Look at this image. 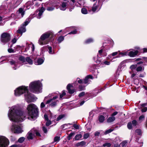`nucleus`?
Returning <instances> with one entry per match:
<instances>
[{
    "label": "nucleus",
    "mask_w": 147,
    "mask_h": 147,
    "mask_svg": "<svg viewBox=\"0 0 147 147\" xmlns=\"http://www.w3.org/2000/svg\"><path fill=\"white\" fill-rule=\"evenodd\" d=\"M7 115L9 120L15 122H21L25 119L26 117L18 105L11 107L8 111Z\"/></svg>",
    "instance_id": "nucleus-1"
},
{
    "label": "nucleus",
    "mask_w": 147,
    "mask_h": 147,
    "mask_svg": "<svg viewBox=\"0 0 147 147\" xmlns=\"http://www.w3.org/2000/svg\"><path fill=\"white\" fill-rule=\"evenodd\" d=\"M51 123V121L50 120H48L47 121V122L46 123V125L47 126H49Z\"/></svg>",
    "instance_id": "nucleus-51"
},
{
    "label": "nucleus",
    "mask_w": 147,
    "mask_h": 147,
    "mask_svg": "<svg viewBox=\"0 0 147 147\" xmlns=\"http://www.w3.org/2000/svg\"><path fill=\"white\" fill-rule=\"evenodd\" d=\"M79 89L80 90H82L85 89V86L82 85H80L79 86Z\"/></svg>",
    "instance_id": "nucleus-47"
},
{
    "label": "nucleus",
    "mask_w": 147,
    "mask_h": 147,
    "mask_svg": "<svg viewBox=\"0 0 147 147\" xmlns=\"http://www.w3.org/2000/svg\"><path fill=\"white\" fill-rule=\"evenodd\" d=\"M127 127L128 129H130L132 128V124L131 122H129L127 124Z\"/></svg>",
    "instance_id": "nucleus-45"
},
{
    "label": "nucleus",
    "mask_w": 147,
    "mask_h": 147,
    "mask_svg": "<svg viewBox=\"0 0 147 147\" xmlns=\"http://www.w3.org/2000/svg\"><path fill=\"white\" fill-rule=\"evenodd\" d=\"M136 132L139 135L141 134V130L140 129H137L136 130Z\"/></svg>",
    "instance_id": "nucleus-54"
},
{
    "label": "nucleus",
    "mask_w": 147,
    "mask_h": 147,
    "mask_svg": "<svg viewBox=\"0 0 147 147\" xmlns=\"http://www.w3.org/2000/svg\"><path fill=\"white\" fill-rule=\"evenodd\" d=\"M54 93L49 94L48 96L45 97L44 101L45 104H49L51 107H54L56 106L59 102L57 99L58 98L59 95L55 96Z\"/></svg>",
    "instance_id": "nucleus-3"
},
{
    "label": "nucleus",
    "mask_w": 147,
    "mask_h": 147,
    "mask_svg": "<svg viewBox=\"0 0 147 147\" xmlns=\"http://www.w3.org/2000/svg\"><path fill=\"white\" fill-rule=\"evenodd\" d=\"M138 52V51L137 50L130 51L128 53V55L130 57H133L137 55Z\"/></svg>",
    "instance_id": "nucleus-17"
},
{
    "label": "nucleus",
    "mask_w": 147,
    "mask_h": 147,
    "mask_svg": "<svg viewBox=\"0 0 147 147\" xmlns=\"http://www.w3.org/2000/svg\"><path fill=\"white\" fill-rule=\"evenodd\" d=\"M132 124L133 126H135L137 124V122L136 120H134L132 121Z\"/></svg>",
    "instance_id": "nucleus-53"
},
{
    "label": "nucleus",
    "mask_w": 147,
    "mask_h": 147,
    "mask_svg": "<svg viewBox=\"0 0 147 147\" xmlns=\"http://www.w3.org/2000/svg\"><path fill=\"white\" fill-rule=\"evenodd\" d=\"M67 3L62 2L59 7L60 9L62 11H65L67 8Z\"/></svg>",
    "instance_id": "nucleus-18"
},
{
    "label": "nucleus",
    "mask_w": 147,
    "mask_h": 147,
    "mask_svg": "<svg viewBox=\"0 0 147 147\" xmlns=\"http://www.w3.org/2000/svg\"><path fill=\"white\" fill-rule=\"evenodd\" d=\"M27 110L28 119L34 120L37 117L38 115V108L34 104H30L27 107Z\"/></svg>",
    "instance_id": "nucleus-2"
},
{
    "label": "nucleus",
    "mask_w": 147,
    "mask_h": 147,
    "mask_svg": "<svg viewBox=\"0 0 147 147\" xmlns=\"http://www.w3.org/2000/svg\"><path fill=\"white\" fill-rule=\"evenodd\" d=\"M137 66V64L132 65L130 66V68L131 70L133 71L136 68Z\"/></svg>",
    "instance_id": "nucleus-35"
},
{
    "label": "nucleus",
    "mask_w": 147,
    "mask_h": 147,
    "mask_svg": "<svg viewBox=\"0 0 147 147\" xmlns=\"http://www.w3.org/2000/svg\"><path fill=\"white\" fill-rule=\"evenodd\" d=\"M8 51L9 53H13L14 52V51L13 49H8Z\"/></svg>",
    "instance_id": "nucleus-56"
},
{
    "label": "nucleus",
    "mask_w": 147,
    "mask_h": 147,
    "mask_svg": "<svg viewBox=\"0 0 147 147\" xmlns=\"http://www.w3.org/2000/svg\"><path fill=\"white\" fill-rule=\"evenodd\" d=\"M86 144V142L85 141H82L80 143L77 144V146H83Z\"/></svg>",
    "instance_id": "nucleus-44"
},
{
    "label": "nucleus",
    "mask_w": 147,
    "mask_h": 147,
    "mask_svg": "<svg viewBox=\"0 0 147 147\" xmlns=\"http://www.w3.org/2000/svg\"><path fill=\"white\" fill-rule=\"evenodd\" d=\"M30 21V18L27 19L25 22L20 27L17 31V32L21 35L23 33L25 32L26 31L25 27L29 23Z\"/></svg>",
    "instance_id": "nucleus-8"
},
{
    "label": "nucleus",
    "mask_w": 147,
    "mask_h": 147,
    "mask_svg": "<svg viewBox=\"0 0 147 147\" xmlns=\"http://www.w3.org/2000/svg\"><path fill=\"white\" fill-rule=\"evenodd\" d=\"M42 87V84L40 80L32 82L29 85L30 90L32 92L38 94L41 92Z\"/></svg>",
    "instance_id": "nucleus-4"
},
{
    "label": "nucleus",
    "mask_w": 147,
    "mask_h": 147,
    "mask_svg": "<svg viewBox=\"0 0 147 147\" xmlns=\"http://www.w3.org/2000/svg\"><path fill=\"white\" fill-rule=\"evenodd\" d=\"M89 79H92L93 77L92 75H89L87 76L85 78L83 82V83L85 84L89 83L90 80Z\"/></svg>",
    "instance_id": "nucleus-15"
},
{
    "label": "nucleus",
    "mask_w": 147,
    "mask_h": 147,
    "mask_svg": "<svg viewBox=\"0 0 147 147\" xmlns=\"http://www.w3.org/2000/svg\"><path fill=\"white\" fill-rule=\"evenodd\" d=\"M17 14L19 16L20 14L21 15L20 17L22 18L25 14V11L22 8H20L19 9L18 11L17 12Z\"/></svg>",
    "instance_id": "nucleus-19"
},
{
    "label": "nucleus",
    "mask_w": 147,
    "mask_h": 147,
    "mask_svg": "<svg viewBox=\"0 0 147 147\" xmlns=\"http://www.w3.org/2000/svg\"><path fill=\"white\" fill-rule=\"evenodd\" d=\"M144 67L141 66L138 67L136 68V70L138 72L141 71L142 70H144Z\"/></svg>",
    "instance_id": "nucleus-32"
},
{
    "label": "nucleus",
    "mask_w": 147,
    "mask_h": 147,
    "mask_svg": "<svg viewBox=\"0 0 147 147\" xmlns=\"http://www.w3.org/2000/svg\"><path fill=\"white\" fill-rule=\"evenodd\" d=\"M27 138L28 140H32L33 139L34 135V129H32L28 133L27 135Z\"/></svg>",
    "instance_id": "nucleus-14"
},
{
    "label": "nucleus",
    "mask_w": 147,
    "mask_h": 147,
    "mask_svg": "<svg viewBox=\"0 0 147 147\" xmlns=\"http://www.w3.org/2000/svg\"><path fill=\"white\" fill-rule=\"evenodd\" d=\"M72 87V85L71 84H68L67 86V88L68 91V92L70 94H73L75 91V89H70V88Z\"/></svg>",
    "instance_id": "nucleus-16"
},
{
    "label": "nucleus",
    "mask_w": 147,
    "mask_h": 147,
    "mask_svg": "<svg viewBox=\"0 0 147 147\" xmlns=\"http://www.w3.org/2000/svg\"><path fill=\"white\" fill-rule=\"evenodd\" d=\"M10 40V36L9 34L4 33L1 35V41L3 44L9 41Z\"/></svg>",
    "instance_id": "nucleus-11"
},
{
    "label": "nucleus",
    "mask_w": 147,
    "mask_h": 147,
    "mask_svg": "<svg viewBox=\"0 0 147 147\" xmlns=\"http://www.w3.org/2000/svg\"><path fill=\"white\" fill-rule=\"evenodd\" d=\"M77 33V30H74L73 31H71L68 33V34H75Z\"/></svg>",
    "instance_id": "nucleus-52"
},
{
    "label": "nucleus",
    "mask_w": 147,
    "mask_h": 147,
    "mask_svg": "<svg viewBox=\"0 0 147 147\" xmlns=\"http://www.w3.org/2000/svg\"><path fill=\"white\" fill-rule=\"evenodd\" d=\"M42 130L45 133H46L47 132V129L45 127H42Z\"/></svg>",
    "instance_id": "nucleus-58"
},
{
    "label": "nucleus",
    "mask_w": 147,
    "mask_h": 147,
    "mask_svg": "<svg viewBox=\"0 0 147 147\" xmlns=\"http://www.w3.org/2000/svg\"><path fill=\"white\" fill-rule=\"evenodd\" d=\"M111 144L110 143L106 142L103 144V146L104 147H111Z\"/></svg>",
    "instance_id": "nucleus-42"
},
{
    "label": "nucleus",
    "mask_w": 147,
    "mask_h": 147,
    "mask_svg": "<svg viewBox=\"0 0 147 147\" xmlns=\"http://www.w3.org/2000/svg\"><path fill=\"white\" fill-rule=\"evenodd\" d=\"M56 115H54V116L51 115V119L52 120V121H54V122H55V119L56 118Z\"/></svg>",
    "instance_id": "nucleus-48"
},
{
    "label": "nucleus",
    "mask_w": 147,
    "mask_h": 147,
    "mask_svg": "<svg viewBox=\"0 0 147 147\" xmlns=\"http://www.w3.org/2000/svg\"><path fill=\"white\" fill-rule=\"evenodd\" d=\"M77 80L78 83L79 84H81L83 82V80H82L80 79L79 78H77Z\"/></svg>",
    "instance_id": "nucleus-55"
},
{
    "label": "nucleus",
    "mask_w": 147,
    "mask_h": 147,
    "mask_svg": "<svg viewBox=\"0 0 147 147\" xmlns=\"http://www.w3.org/2000/svg\"><path fill=\"white\" fill-rule=\"evenodd\" d=\"M72 125V124L71 123H68L67 124H64L62 125L61 126V128L62 129H66L67 128V127L68 126V125Z\"/></svg>",
    "instance_id": "nucleus-30"
},
{
    "label": "nucleus",
    "mask_w": 147,
    "mask_h": 147,
    "mask_svg": "<svg viewBox=\"0 0 147 147\" xmlns=\"http://www.w3.org/2000/svg\"><path fill=\"white\" fill-rule=\"evenodd\" d=\"M24 140V138L23 137H22L19 138L18 141L20 143H22Z\"/></svg>",
    "instance_id": "nucleus-46"
},
{
    "label": "nucleus",
    "mask_w": 147,
    "mask_h": 147,
    "mask_svg": "<svg viewBox=\"0 0 147 147\" xmlns=\"http://www.w3.org/2000/svg\"><path fill=\"white\" fill-rule=\"evenodd\" d=\"M115 117L114 116H111L109 117L107 120V122L111 123L113 122L115 120Z\"/></svg>",
    "instance_id": "nucleus-24"
},
{
    "label": "nucleus",
    "mask_w": 147,
    "mask_h": 147,
    "mask_svg": "<svg viewBox=\"0 0 147 147\" xmlns=\"http://www.w3.org/2000/svg\"><path fill=\"white\" fill-rule=\"evenodd\" d=\"M89 136V134L88 133L85 134L84 135V138L85 139H87Z\"/></svg>",
    "instance_id": "nucleus-50"
},
{
    "label": "nucleus",
    "mask_w": 147,
    "mask_h": 147,
    "mask_svg": "<svg viewBox=\"0 0 147 147\" xmlns=\"http://www.w3.org/2000/svg\"><path fill=\"white\" fill-rule=\"evenodd\" d=\"M45 9L43 7H42L39 10V12L38 14V16L37 18L40 19L41 18V16L45 11Z\"/></svg>",
    "instance_id": "nucleus-20"
},
{
    "label": "nucleus",
    "mask_w": 147,
    "mask_h": 147,
    "mask_svg": "<svg viewBox=\"0 0 147 147\" xmlns=\"http://www.w3.org/2000/svg\"><path fill=\"white\" fill-rule=\"evenodd\" d=\"M81 12L83 14H86L88 13V11L86 8H83L81 9Z\"/></svg>",
    "instance_id": "nucleus-34"
},
{
    "label": "nucleus",
    "mask_w": 147,
    "mask_h": 147,
    "mask_svg": "<svg viewBox=\"0 0 147 147\" xmlns=\"http://www.w3.org/2000/svg\"><path fill=\"white\" fill-rule=\"evenodd\" d=\"M82 137V135L81 134L77 135H76L74 139H75V140H79Z\"/></svg>",
    "instance_id": "nucleus-28"
},
{
    "label": "nucleus",
    "mask_w": 147,
    "mask_h": 147,
    "mask_svg": "<svg viewBox=\"0 0 147 147\" xmlns=\"http://www.w3.org/2000/svg\"><path fill=\"white\" fill-rule=\"evenodd\" d=\"M78 3L81 6L83 5L84 3L83 1L80 0L78 1Z\"/></svg>",
    "instance_id": "nucleus-49"
},
{
    "label": "nucleus",
    "mask_w": 147,
    "mask_h": 147,
    "mask_svg": "<svg viewBox=\"0 0 147 147\" xmlns=\"http://www.w3.org/2000/svg\"><path fill=\"white\" fill-rule=\"evenodd\" d=\"M145 119V116L144 115L140 116L139 118V121L140 122H142Z\"/></svg>",
    "instance_id": "nucleus-36"
},
{
    "label": "nucleus",
    "mask_w": 147,
    "mask_h": 147,
    "mask_svg": "<svg viewBox=\"0 0 147 147\" xmlns=\"http://www.w3.org/2000/svg\"><path fill=\"white\" fill-rule=\"evenodd\" d=\"M75 134L74 132H71L70 134L67 137V138L68 140H70L72 138V137L74 136Z\"/></svg>",
    "instance_id": "nucleus-39"
},
{
    "label": "nucleus",
    "mask_w": 147,
    "mask_h": 147,
    "mask_svg": "<svg viewBox=\"0 0 147 147\" xmlns=\"http://www.w3.org/2000/svg\"><path fill=\"white\" fill-rule=\"evenodd\" d=\"M64 115H59L58 117L56 119V121H58L62 119L64 117Z\"/></svg>",
    "instance_id": "nucleus-37"
},
{
    "label": "nucleus",
    "mask_w": 147,
    "mask_h": 147,
    "mask_svg": "<svg viewBox=\"0 0 147 147\" xmlns=\"http://www.w3.org/2000/svg\"><path fill=\"white\" fill-rule=\"evenodd\" d=\"M44 117L46 120L47 121V120H49V119L48 118V116L47 114H45L44 115Z\"/></svg>",
    "instance_id": "nucleus-62"
},
{
    "label": "nucleus",
    "mask_w": 147,
    "mask_h": 147,
    "mask_svg": "<svg viewBox=\"0 0 147 147\" xmlns=\"http://www.w3.org/2000/svg\"><path fill=\"white\" fill-rule=\"evenodd\" d=\"M147 111V107H145L142 109H141V111L142 112H146Z\"/></svg>",
    "instance_id": "nucleus-61"
},
{
    "label": "nucleus",
    "mask_w": 147,
    "mask_h": 147,
    "mask_svg": "<svg viewBox=\"0 0 147 147\" xmlns=\"http://www.w3.org/2000/svg\"><path fill=\"white\" fill-rule=\"evenodd\" d=\"M113 130V129H109L105 131V132H104V134L105 135L108 134L112 132Z\"/></svg>",
    "instance_id": "nucleus-43"
},
{
    "label": "nucleus",
    "mask_w": 147,
    "mask_h": 147,
    "mask_svg": "<svg viewBox=\"0 0 147 147\" xmlns=\"http://www.w3.org/2000/svg\"><path fill=\"white\" fill-rule=\"evenodd\" d=\"M127 143L126 141H123L120 144V146L122 147H126L127 145Z\"/></svg>",
    "instance_id": "nucleus-29"
},
{
    "label": "nucleus",
    "mask_w": 147,
    "mask_h": 147,
    "mask_svg": "<svg viewBox=\"0 0 147 147\" xmlns=\"http://www.w3.org/2000/svg\"><path fill=\"white\" fill-rule=\"evenodd\" d=\"M9 63L12 66L14 70L16 69L19 67V66L18 65V63L15 61L13 59H11L9 61Z\"/></svg>",
    "instance_id": "nucleus-13"
},
{
    "label": "nucleus",
    "mask_w": 147,
    "mask_h": 147,
    "mask_svg": "<svg viewBox=\"0 0 147 147\" xmlns=\"http://www.w3.org/2000/svg\"><path fill=\"white\" fill-rule=\"evenodd\" d=\"M102 4V0H98L97 2L94 4L92 7V9L93 12H97L101 8Z\"/></svg>",
    "instance_id": "nucleus-10"
},
{
    "label": "nucleus",
    "mask_w": 147,
    "mask_h": 147,
    "mask_svg": "<svg viewBox=\"0 0 147 147\" xmlns=\"http://www.w3.org/2000/svg\"><path fill=\"white\" fill-rule=\"evenodd\" d=\"M25 98L26 101L29 103L33 101L34 100V96L28 92H26L24 94Z\"/></svg>",
    "instance_id": "nucleus-12"
},
{
    "label": "nucleus",
    "mask_w": 147,
    "mask_h": 147,
    "mask_svg": "<svg viewBox=\"0 0 147 147\" xmlns=\"http://www.w3.org/2000/svg\"><path fill=\"white\" fill-rule=\"evenodd\" d=\"M64 39V36H60L58 39V41L59 43H61Z\"/></svg>",
    "instance_id": "nucleus-38"
},
{
    "label": "nucleus",
    "mask_w": 147,
    "mask_h": 147,
    "mask_svg": "<svg viewBox=\"0 0 147 147\" xmlns=\"http://www.w3.org/2000/svg\"><path fill=\"white\" fill-rule=\"evenodd\" d=\"M73 127L76 129H79V126L76 124L73 125Z\"/></svg>",
    "instance_id": "nucleus-59"
},
{
    "label": "nucleus",
    "mask_w": 147,
    "mask_h": 147,
    "mask_svg": "<svg viewBox=\"0 0 147 147\" xmlns=\"http://www.w3.org/2000/svg\"><path fill=\"white\" fill-rule=\"evenodd\" d=\"M103 63L104 64L107 65H109L110 64V62L109 61H105Z\"/></svg>",
    "instance_id": "nucleus-64"
},
{
    "label": "nucleus",
    "mask_w": 147,
    "mask_h": 147,
    "mask_svg": "<svg viewBox=\"0 0 147 147\" xmlns=\"http://www.w3.org/2000/svg\"><path fill=\"white\" fill-rule=\"evenodd\" d=\"M105 120V117L103 115H101L99 117V120L100 122H103Z\"/></svg>",
    "instance_id": "nucleus-31"
},
{
    "label": "nucleus",
    "mask_w": 147,
    "mask_h": 147,
    "mask_svg": "<svg viewBox=\"0 0 147 147\" xmlns=\"http://www.w3.org/2000/svg\"><path fill=\"white\" fill-rule=\"evenodd\" d=\"M100 134V133L99 131H96L95 132L94 134L95 136H98L99 134Z\"/></svg>",
    "instance_id": "nucleus-63"
},
{
    "label": "nucleus",
    "mask_w": 147,
    "mask_h": 147,
    "mask_svg": "<svg viewBox=\"0 0 147 147\" xmlns=\"http://www.w3.org/2000/svg\"><path fill=\"white\" fill-rule=\"evenodd\" d=\"M47 47L48 49V52L50 54L52 55L54 54L55 53L54 50L51 47L47 45Z\"/></svg>",
    "instance_id": "nucleus-21"
},
{
    "label": "nucleus",
    "mask_w": 147,
    "mask_h": 147,
    "mask_svg": "<svg viewBox=\"0 0 147 147\" xmlns=\"http://www.w3.org/2000/svg\"><path fill=\"white\" fill-rule=\"evenodd\" d=\"M20 61H22L23 63H26V58H25L23 56H21L19 58Z\"/></svg>",
    "instance_id": "nucleus-33"
},
{
    "label": "nucleus",
    "mask_w": 147,
    "mask_h": 147,
    "mask_svg": "<svg viewBox=\"0 0 147 147\" xmlns=\"http://www.w3.org/2000/svg\"><path fill=\"white\" fill-rule=\"evenodd\" d=\"M44 62V59H43L40 58L38 59L36 62H35V64L36 65H40L42 64Z\"/></svg>",
    "instance_id": "nucleus-22"
},
{
    "label": "nucleus",
    "mask_w": 147,
    "mask_h": 147,
    "mask_svg": "<svg viewBox=\"0 0 147 147\" xmlns=\"http://www.w3.org/2000/svg\"><path fill=\"white\" fill-rule=\"evenodd\" d=\"M127 51H125L124 52H121L119 53L118 56H117L116 58H119L121 57L127 55H128Z\"/></svg>",
    "instance_id": "nucleus-23"
},
{
    "label": "nucleus",
    "mask_w": 147,
    "mask_h": 147,
    "mask_svg": "<svg viewBox=\"0 0 147 147\" xmlns=\"http://www.w3.org/2000/svg\"><path fill=\"white\" fill-rule=\"evenodd\" d=\"M94 40L92 38H89L88 39L85 41V43L86 44H89L92 42H94Z\"/></svg>",
    "instance_id": "nucleus-27"
},
{
    "label": "nucleus",
    "mask_w": 147,
    "mask_h": 147,
    "mask_svg": "<svg viewBox=\"0 0 147 147\" xmlns=\"http://www.w3.org/2000/svg\"><path fill=\"white\" fill-rule=\"evenodd\" d=\"M27 62L30 65H32L33 63V61L32 59L29 57L26 58V62Z\"/></svg>",
    "instance_id": "nucleus-25"
},
{
    "label": "nucleus",
    "mask_w": 147,
    "mask_h": 147,
    "mask_svg": "<svg viewBox=\"0 0 147 147\" xmlns=\"http://www.w3.org/2000/svg\"><path fill=\"white\" fill-rule=\"evenodd\" d=\"M50 36L52 37L53 36V34L51 31H49L43 34L38 40V44L41 45L48 44L49 42L48 38Z\"/></svg>",
    "instance_id": "nucleus-5"
},
{
    "label": "nucleus",
    "mask_w": 147,
    "mask_h": 147,
    "mask_svg": "<svg viewBox=\"0 0 147 147\" xmlns=\"http://www.w3.org/2000/svg\"><path fill=\"white\" fill-rule=\"evenodd\" d=\"M34 129V136L35 134L37 136H41L40 134L37 130H36V129Z\"/></svg>",
    "instance_id": "nucleus-41"
},
{
    "label": "nucleus",
    "mask_w": 147,
    "mask_h": 147,
    "mask_svg": "<svg viewBox=\"0 0 147 147\" xmlns=\"http://www.w3.org/2000/svg\"><path fill=\"white\" fill-rule=\"evenodd\" d=\"M55 7V5H53L51 6H50L49 7H48L47 8V10L49 11H52L54 9Z\"/></svg>",
    "instance_id": "nucleus-26"
},
{
    "label": "nucleus",
    "mask_w": 147,
    "mask_h": 147,
    "mask_svg": "<svg viewBox=\"0 0 147 147\" xmlns=\"http://www.w3.org/2000/svg\"><path fill=\"white\" fill-rule=\"evenodd\" d=\"M8 139L4 136H0V147H7L9 144Z\"/></svg>",
    "instance_id": "nucleus-9"
},
{
    "label": "nucleus",
    "mask_w": 147,
    "mask_h": 147,
    "mask_svg": "<svg viewBox=\"0 0 147 147\" xmlns=\"http://www.w3.org/2000/svg\"><path fill=\"white\" fill-rule=\"evenodd\" d=\"M11 131L15 134H19L23 131L22 128L20 125L16 123H13L10 127Z\"/></svg>",
    "instance_id": "nucleus-7"
},
{
    "label": "nucleus",
    "mask_w": 147,
    "mask_h": 147,
    "mask_svg": "<svg viewBox=\"0 0 147 147\" xmlns=\"http://www.w3.org/2000/svg\"><path fill=\"white\" fill-rule=\"evenodd\" d=\"M31 45V49H32V52H34L35 49V47L34 45V44H32Z\"/></svg>",
    "instance_id": "nucleus-57"
},
{
    "label": "nucleus",
    "mask_w": 147,
    "mask_h": 147,
    "mask_svg": "<svg viewBox=\"0 0 147 147\" xmlns=\"http://www.w3.org/2000/svg\"><path fill=\"white\" fill-rule=\"evenodd\" d=\"M85 92H82L79 94L78 96L79 97H82V96H84L85 95Z\"/></svg>",
    "instance_id": "nucleus-60"
},
{
    "label": "nucleus",
    "mask_w": 147,
    "mask_h": 147,
    "mask_svg": "<svg viewBox=\"0 0 147 147\" xmlns=\"http://www.w3.org/2000/svg\"><path fill=\"white\" fill-rule=\"evenodd\" d=\"M28 87L25 86H19L14 90V95L15 96H19L23 94H25L28 91Z\"/></svg>",
    "instance_id": "nucleus-6"
},
{
    "label": "nucleus",
    "mask_w": 147,
    "mask_h": 147,
    "mask_svg": "<svg viewBox=\"0 0 147 147\" xmlns=\"http://www.w3.org/2000/svg\"><path fill=\"white\" fill-rule=\"evenodd\" d=\"M60 140V137L59 136H55L54 137V141L55 142H58Z\"/></svg>",
    "instance_id": "nucleus-40"
}]
</instances>
